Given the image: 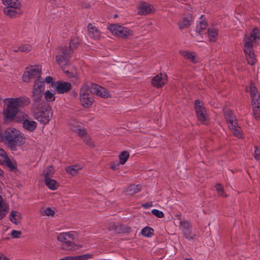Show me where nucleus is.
Instances as JSON below:
<instances>
[{"label":"nucleus","instance_id":"1","mask_svg":"<svg viewBox=\"0 0 260 260\" xmlns=\"http://www.w3.org/2000/svg\"><path fill=\"white\" fill-rule=\"evenodd\" d=\"M29 99L26 98H7L4 100L6 108L4 110L5 120H16L20 116H26L25 113L19 109L29 103Z\"/></svg>","mask_w":260,"mask_h":260},{"label":"nucleus","instance_id":"2","mask_svg":"<svg viewBox=\"0 0 260 260\" xmlns=\"http://www.w3.org/2000/svg\"><path fill=\"white\" fill-rule=\"evenodd\" d=\"M90 92L103 98H108L110 95L106 89L98 84L92 83L89 87L83 86L80 92V101L82 106L86 108L90 107L93 103V99L90 95Z\"/></svg>","mask_w":260,"mask_h":260},{"label":"nucleus","instance_id":"3","mask_svg":"<svg viewBox=\"0 0 260 260\" xmlns=\"http://www.w3.org/2000/svg\"><path fill=\"white\" fill-rule=\"evenodd\" d=\"M0 141L6 143L12 150H15L17 146H20L24 142L23 134L18 129L11 127L8 128L2 135Z\"/></svg>","mask_w":260,"mask_h":260},{"label":"nucleus","instance_id":"4","mask_svg":"<svg viewBox=\"0 0 260 260\" xmlns=\"http://www.w3.org/2000/svg\"><path fill=\"white\" fill-rule=\"evenodd\" d=\"M258 30L255 28L253 29L249 37L245 38L244 45V51L246 58L249 64L253 65L255 62V58L253 53V43H256L258 41Z\"/></svg>","mask_w":260,"mask_h":260},{"label":"nucleus","instance_id":"5","mask_svg":"<svg viewBox=\"0 0 260 260\" xmlns=\"http://www.w3.org/2000/svg\"><path fill=\"white\" fill-rule=\"evenodd\" d=\"M77 46V42L73 40L70 43L69 50L63 49L61 50L60 54L56 56V62L67 74H69L70 72L69 70H66L70 67L68 57L72 54L74 49Z\"/></svg>","mask_w":260,"mask_h":260},{"label":"nucleus","instance_id":"6","mask_svg":"<svg viewBox=\"0 0 260 260\" xmlns=\"http://www.w3.org/2000/svg\"><path fill=\"white\" fill-rule=\"evenodd\" d=\"M34 107L38 109L35 114L36 119L44 124L48 123L53 115L51 107L44 102L41 105Z\"/></svg>","mask_w":260,"mask_h":260},{"label":"nucleus","instance_id":"7","mask_svg":"<svg viewBox=\"0 0 260 260\" xmlns=\"http://www.w3.org/2000/svg\"><path fill=\"white\" fill-rule=\"evenodd\" d=\"M45 89V82L41 78H38L34 82L32 90V95L34 107H38L44 103L42 98Z\"/></svg>","mask_w":260,"mask_h":260},{"label":"nucleus","instance_id":"8","mask_svg":"<svg viewBox=\"0 0 260 260\" xmlns=\"http://www.w3.org/2000/svg\"><path fill=\"white\" fill-rule=\"evenodd\" d=\"M225 118L229 129L234 135L238 138H242V134L241 127L238 125L237 120L232 111L229 109L224 110Z\"/></svg>","mask_w":260,"mask_h":260},{"label":"nucleus","instance_id":"9","mask_svg":"<svg viewBox=\"0 0 260 260\" xmlns=\"http://www.w3.org/2000/svg\"><path fill=\"white\" fill-rule=\"evenodd\" d=\"M42 67L39 65L31 66L26 68L22 76V80L25 82H28L31 79L40 78Z\"/></svg>","mask_w":260,"mask_h":260},{"label":"nucleus","instance_id":"10","mask_svg":"<svg viewBox=\"0 0 260 260\" xmlns=\"http://www.w3.org/2000/svg\"><path fill=\"white\" fill-rule=\"evenodd\" d=\"M109 30L114 35L120 37H128L133 35V32L128 28L118 24H110Z\"/></svg>","mask_w":260,"mask_h":260},{"label":"nucleus","instance_id":"11","mask_svg":"<svg viewBox=\"0 0 260 260\" xmlns=\"http://www.w3.org/2000/svg\"><path fill=\"white\" fill-rule=\"evenodd\" d=\"M194 108L197 117L199 120L202 122H205L208 119V115L205 110L202 102L197 100L194 103Z\"/></svg>","mask_w":260,"mask_h":260},{"label":"nucleus","instance_id":"12","mask_svg":"<svg viewBox=\"0 0 260 260\" xmlns=\"http://www.w3.org/2000/svg\"><path fill=\"white\" fill-rule=\"evenodd\" d=\"M25 116H20V118H18L15 121L17 122L22 121L23 127L29 132L34 131L37 126V123L32 119L28 117V115L25 113Z\"/></svg>","mask_w":260,"mask_h":260},{"label":"nucleus","instance_id":"13","mask_svg":"<svg viewBox=\"0 0 260 260\" xmlns=\"http://www.w3.org/2000/svg\"><path fill=\"white\" fill-rule=\"evenodd\" d=\"M50 88L58 93L67 92L71 88V84L67 82H56L51 84Z\"/></svg>","mask_w":260,"mask_h":260},{"label":"nucleus","instance_id":"14","mask_svg":"<svg viewBox=\"0 0 260 260\" xmlns=\"http://www.w3.org/2000/svg\"><path fill=\"white\" fill-rule=\"evenodd\" d=\"M76 235V233L73 231L64 232L58 234L57 238L59 241L70 245L72 244L71 241L75 239Z\"/></svg>","mask_w":260,"mask_h":260},{"label":"nucleus","instance_id":"15","mask_svg":"<svg viewBox=\"0 0 260 260\" xmlns=\"http://www.w3.org/2000/svg\"><path fill=\"white\" fill-rule=\"evenodd\" d=\"M246 91L250 93L252 105H259L260 95L258 93L254 85L251 84L249 87L246 88Z\"/></svg>","mask_w":260,"mask_h":260},{"label":"nucleus","instance_id":"16","mask_svg":"<svg viewBox=\"0 0 260 260\" xmlns=\"http://www.w3.org/2000/svg\"><path fill=\"white\" fill-rule=\"evenodd\" d=\"M167 76L166 74H159L154 77L152 79V84L153 86L160 87L166 84Z\"/></svg>","mask_w":260,"mask_h":260},{"label":"nucleus","instance_id":"17","mask_svg":"<svg viewBox=\"0 0 260 260\" xmlns=\"http://www.w3.org/2000/svg\"><path fill=\"white\" fill-rule=\"evenodd\" d=\"M4 13L11 17H14L20 15L22 13V11L21 9V7H6L4 9Z\"/></svg>","mask_w":260,"mask_h":260},{"label":"nucleus","instance_id":"18","mask_svg":"<svg viewBox=\"0 0 260 260\" xmlns=\"http://www.w3.org/2000/svg\"><path fill=\"white\" fill-rule=\"evenodd\" d=\"M9 205L0 195V220L3 219L8 212Z\"/></svg>","mask_w":260,"mask_h":260},{"label":"nucleus","instance_id":"19","mask_svg":"<svg viewBox=\"0 0 260 260\" xmlns=\"http://www.w3.org/2000/svg\"><path fill=\"white\" fill-rule=\"evenodd\" d=\"M153 12V7L147 3L141 4L138 8V13L141 15H146Z\"/></svg>","mask_w":260,"mask_h":260},{"label":"nucleus","instance_id":"20","mask_svg":"<svg viewBox=\"0 0 260 260\" xmlns=\"http://www.w3.org/2000/svg\"><path fill=\"white\" fill-rule=\"evenodd\" d=\"M22 214L16 210H12L10 214V221L16 225L19 224L21 222Z\"/></svg>","mask_w":260,"mask_h":260},{"label":"nucleus","instance_id":"21","mask_svg":"<svg viewBox=\"0 0 260 260\" xmlns=\"http://www.w3.org/2000/svg\"><path fill=\"white\" fill-rule=\"evenodd\" d=\"M129 157V153L127 151H123L119 154V162L114 164L112 166V168L113 170H116L118 168L119 164L123 165L127 161Z\"/></svg>","mask_w":260,"mask_h":260},{"label":"nucleus","instance_id":"22","mask_svg":"<svg viewBox=\"0 0 260 260\" xmlns=\"http://www.w3.org/2000/svg\"><path fill=\"white\" fill-rule=\"evenodd\" d=\"M46 186L51 190H55L59 187V183L55 179L47 178L44 180Z\"/></svg>","mask_w":260,"mask_h":260},{"label":"nucleus","instance_id":"23","mask_svg":"<svg viewBox=\"0 0 260 260\" xmlns=\"http://www.w3.org/2000/svg\"><path fill=\"white\" fill-rule=\"evenodd\" d=\"M203 16H201V20L197 25L196 32L197 35H203L205 33L207 24L206 23L202 20Z\"/></svg>","mask_w":260,"mask_h":260},{"label":"nucleus","instance_id":"24","mask_svg":"<svg viewBox=\"0 0 260 260\" xmlns=\"http://www.w3.org/2000/svg\"><path fill=\"white\" fill-rule=\"evenodd\" d=\"M89 35L90 37L97 39L100 37V32L98 29L93 24H89L88 26Z\"/></svg>","mask_w":260,"mask_h":260},{"label":"nucleus","instance_id":"25","mask_svg":"<svg viewBox=\"0 0 260 260\" xmlns=\"http://www.w3.org/2000/svg\"><path fill=\"white\" fill-rule=\"evenodd\" d=\"M55 172L54 169L52 166H48L44 169L43 172L40 175V176L44 180L47 178H51L53 176Z\"/></svg>","mask_w":260,"mask_h":260},{"label":"nucleus","instance_id":"26","mask_svg":"<svg viewBox=\"0 0 260 260\" xmlns=\"http://www.w3.org/2000/svg\"><path fill=\"white\" fill-rule=\"evenodd\" d=\"M186 225L188 226V223L185 221L181 222V226L183 229V233L186 238L188 239H191L193 238L194 235L191 233L190 229L187 228Z\"/></svg>","mask_w":260,"mask_h":260},{"label":"nucleus","instance_id":"27","mask_svg":"<svg viewBox=\"0 0 260 260\" xmlns=\"http://www.w3.org/2000/svg\"><path fill=\"white\" fill-rule=\"evenodd\" d=\"M192 19V17L190 15L184 17L179 23L180 28L183 29L188 27L191 24Z\"/></svg>","mask_w":260,"mask_h":260},{"label":"nucleus","instance_id":"28","mask_svg":"<svg viewBox=\"0 0 260 260\" xmlns=\"http://www.w3.org/2000/svg\"><path fill=\"white\" fill-rule=\"evenodd\" d=\"M83 168L82 166L75 165L71 166L66 168V171L68 173L74 175L76 174L79 170H81Z\"/></svg>","mask_w":260,"mask_h":260},{"label":"nucleus","instance_id":"29","mask_svg":"<svg viewBox=\"0 0 260 260\" xmlns=\"http://www.w3.org/2000/svg\"><path fill=\"white\" fill-rule=\"evenodd\" d=\"M2 2L6 7H21V4L18 0H2Z\"/></svg>","mask_w":260,"mask_h":260},{"label":"nucleus","instance_id":"30","mask_svg":"<svg viewBox=\"0 0 260 260\" xmlns=\"http://www.w3.org/2000/svg\"><path fill=\"white\" fill-rule=\"evenodd\" d=\"M209 39L212 42H215L217 38V30L215 28H209L208 30Z\"/></svg>","mask_w":260,"mask_h":260},{"label":"nucleus","instance_id":"31","mask_svg":"<svg viewBox=\"0 0 260 260\" xmlns=\"http://www.w3.org/2000/svg\"><path fill=\"white\" fill-rule=\"evenodd\" d=\"M180 53L182 56L190 59L192 61L194 62L196 60L194 54L192 52L182 50L180 51Z\"/></svg>","mask_w":260,"mask_h":260},{"label":"nucleus","instance_id":"32","mask_svg":"<svg viewBox=\"0 0 260 260\" xmlns=\"http://www.w3.org/2000/svg\"><path fill=\"white\" fill-rule=\"evenodd\" d=\"M140 186L139 185H132L128 187L126 190L127 194H132L138 192L140 190Z\"/></svg>","mask_w":260,"mask_h":260},{"label":"nucleus","instance_id":"33","mask_svg":"<svg viewBox=\"0 0 260 260\" xmlns=\"http://www.w3.org/2000/svg\"><path fill=\"white\" fill-rule=\"evenodd\" d=\"M54 214H55L54 210L50 207H47L46 208H45L41 211V214L43 216L52 217L54 216Z\"/></svg>","mask_w":260,"mask_h":260},{"label":"nucleus","instance_id":"34","mask_svg":"<svg viewBox=\"0 0 260 260\" xmlns=\"http://www.w3.org/2000/svg\"><path fill=\"white\" fill-rule=\"evenodd\" d=\"M45 100L47 102H53L55 100V97L54 93L51 92L50 90H46L44 93Z\"/></svg>","mask_w":260,"mask_h":260},{"label":"nucleus","instance_id":"35","mask_svg":"<svg viewBox=\"0 0 260 260\" xmlns=\"http://www.w3.org/2000/svg\"><path fill=\"white\" fill-rule=\"evenodd\" d=\"M31 46L28 44L22 45L18 48V49L14 50V51H21L27 52L31 50Z\"/></svg>","mask_w":260,"mask_h":260},{"label":"nucleus","instance_id":"36","mask_svg":"<svg viewBox=\"0 0 260 260\" xmlns=\"http://www.w3.org/2000/svg\"><path fill=\"white\" fill-rule=\"evenodd\" d=\"M153 230L150 227H145L142 230V234L145 237H149L152 235Z\"/></svg>","mask_w":260,"mask_h":260},{"label":"nucleus","instance_id":"37","mask_svg":"<svg viewBox=\"0 0 260 260\" xmlns=\"http://www.w3.org/2000/svg\"><path fill=\"white\" fill-rule=\"evenodd\" d=\"M92 255L90 253H86L85 254L72 256L73 260H87L91 257Z\"/></svg>","mask_w":260,"mask_h":260},{"label":"nucleus","instance_id":"38","mask_svg":"<svg viewBox=\"0 0 260 260\" xmlns=\"http://www.w3.org/2000/svg\"><path fill=\"white\" fill-rule=\"evenodd\" d=\"M253 114L255 118H258L260 117V105L253 106Z\"/></svg>","mask_w":260,"mask_h":260},{"label":"nucleus","instance_id":"39","mask_svg":"<svg viewBox=\"0 0 260 260\" xmlns=\"http://www.w3.org/2000/svg\"><path fill=\"white\" fill-rule=\"evenodd\" d=\"M152 213L158 218H162L164 216V213L157 209H153L151 211Z\"/></svg>","mask_w":260,"mask_h":260},{"label":"nucleus","instance_id":"40","mask_svg":"<svg viewBox=\"0 0 260 260\" xmlns=\"http://www.w3.org/2000/svg\"><path fill=\"white\" fill-rule=\"evenodd\" d=\"M22 233L20 231L13 230L11 233V236L14 238H19L20 237Z\"/></svg>","mask_w":260,"mask_h":260},{"label":"nucleus","instance_id":"41","mask_svg":"<svg viewBox=\"0 0 260 260\" xmlns=\"http://www.w3.org/2000/svg\"><path fill=\"white\" fill-rule=\"evenodd\" d=\"M216 190L218 192V194L222 197H225L226 195H225L223 193V187L220 184H217L216 186Z\"/></svg>","mask_w":260,"mask_h":260},{"label":"nucleus","instance_id":"42","mask_svg":"<svg viewBox=\"0 0 260 260\" xmlns=\"http://www.w3.org/2000/svg\"><path fill=\"white\" fill-rule=\"evenodd\" d=\"M4 161L6 162L7 165L8 166H9L11 169H15V167H16L15 164L14 163L11 162V161L10 160L9 158H8L6 160H5Z\"/></svg>","mask_w":260,"mask_h":260},{"label":"nucleus","instance_id":"43","mask_svg":"<svg viewBox=\"0 0 260 260\" xmlns=\"http://www.w3.org/2000/svg\"><path fill=\"white\" fill-rule=\"evenodd\" d=\"M0 156L4 161L9 158L5 151L1 148H0Z\"/></svg>","mask_w":260,"mask_h":260},{"label":"nucleus","instance_id":"44","mask_svg":"<svg viewBox=\"0 0 260 260\" xmlns=\"http://www.w3.org/2000/svg\"><path fill=\"white\" fill-rule=\"evenodd\" d=\"M254 157L255 159L258 160L260 158V150L257 147H254Z\"/></svg>","mask_w":260,"mask_h":260},{"label":"nucleus","instance_id":"45","mask_svg":"<svg viewBox=\"0 0 260 260\" xmlns=\"http://www.w3.org/2000/svg\"><path fill=\"white\" fill-rule=\"evenodd\" d=\"M73 129L80 136H83L85 134V131L84 129L73 128Z\"/></svg>","mask_w":260,"mask_h":260},{"label":"nucleus","instance_id":"46","mask_svg":"<svg viewBox=\"0 0 260 260\" xmlns=\"http://www.w3.org/2000/svg\"><path fill=\"white\" fill-rule=\"evenodd\" d=\"M53 81V78L51 76H47L45 78V81L47 83H52Z\"/></svg>","mask_w":260,"mask_h":260},{"label":"nucleus","instance_id":"47","mask_svg":"<svg viewBox=\"0 0 260 260\" xmlns=\"http://www.w3.org/2000/svg\"><path fill=\"white\" fill-rule=\"evenodd\" d=\"M0 260H9V259L4 254L0 253Z\"/></svg>","mask_w":260,"mask_h":260},{"label":"nucleus","instance_id":"48","mask_svg":"<svg viewBox=\"0 0 260 260\" xmlns=\"http://www.w3.org/2000/svg\"><path fill=\"white\" fill-rule=\"evenodd\" d=\"M60 260H73V258H72V256H69V257H66L62 258L61 259H60Z\"/></svg>","mask_w":260,"mask_h":260},{"label":"nucleus","instance_id":"49","mask_svg":"<svg viewBox=\"0 0 260 260\" xmlns=\"http://www.w3.org/2000/svg\"><path fill=\"white\" fill-rule=\"evenodd\" d=\"M4 175V173L3 171L0 169V176H3Z\"/></svg>","mask_w":260,"mask_h":260},{"label":"nucleus","instance_id":"50","mask_svg":"<svg viewBox=\"0 0 260 260\" xmlns=\"http://www.w3.org/2000/svg\"><path fill=\"white\" fill-rule=\"evenodd\" d=\"M3 186H4V185L3 183H2L1 185H0V192L2 190Z\"/></svg>","mask_w":260,"mask_h":260},{"label":"nucleus","instance_id":"51","mask_svg":"<svg viewBox=\"0 0 260 260\" xmlns=\"http://www.w3.org/2000/svg\"><path fill=\"white\" fill-rule=\"evenodd\" d=\"M2 133L0 131V139H2Z\"/></svg>","mask_w":260,"mask_h":260},{"label":"nucleus","instance_id":"52","mask_svg":"<svg viewBox=\"0 0 260 260\" xmlns=\"http://www.w3.org/2000/svg\"><path fill=\"white\" fill-rule=\"evenodd\" d=\"M143 206H144V207H145V208H147V207H148V204H145V205H143Z\"/></svg>","mask_w":260,"mask_h":260},{"label":"nucleus","instance_id":"53","mask_svg":"<svg viewBox=\"0 0 260 260\" xmlns=\"http://www.w3.org/2000/svg\"><path fill=\"white\" fill-rule=\"evenodd\" d=\"M184 260H193V259H191V258H185Z\"/></svg>","mask_w":260,"mask_h":260},{"label":"nucleus","instance_id":"54","mask_svg":"<svg viewBox=\"0 0 260 260\" xmlns=\"http://www.w3.org/2000/svg\"><path fill=\"white\" fill-rule=\"evenodd\" d=\"M69 249L73 250V249H75V248H73V247H71V248H69Z\"/></svg>","mask_w":260,"mask_h":260}]
</instances>
